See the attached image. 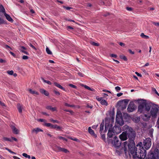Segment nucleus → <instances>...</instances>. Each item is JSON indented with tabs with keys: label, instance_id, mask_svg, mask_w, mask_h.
Returning <instances> with one entry per match:
<instances>
[{
	"label": "nucleus",
	"instance_id": "obj_1",
	"mask_svg": "<svg viewBox=\"0 0 159 159\" xmlns=\"http://www.w3.org/2000/svg\"><path fill=\"white\" fill-rule=\"evenodd\" d=\"M142 142H140L135 146V143H129L125 142L123 143L124 150L125 154L128 152L133 156L134 159H144L146 155V150L144 149Z\"/></svg>",
	"mask_w": 159,
	"mask_h": 159
},
{
	"label": "nucleus",
	"instance_id": "obj_2",
	"mask_svg": "<svg viewBox=\"0 0 159 159\" xmlns=\"http://www.w3.org/2000/svg\"><path fill=\"white\" fill-rule=\"evenodd\" d=\"M107 143L108 144H111L114 147L116 148H119L121 145L120 142L116 136L114 137L113 139H108Z\"/></svg>",
	"mask_w": 159,
	"mask_h": 159
},
{
	"label": "nucleus",
	"instance_id": "obj_3",
	"mask_svg": "<svg viewBox=\"0 0 159 159\" xmlns=\"http://www.w3.org/2000/svg\"><path fill=\"white\" fill-rule=\"evenodd\" d=\"M159 150L158 149L154 151L151 150L148 153L146 159H157L158 157Z\"/></svg>",
	"mask_w": 159,
	"mask_h": 159
},
{
	"label": "nucleus",
	"instance_id": "obj_4",
	"mask_svg": "<svg viewBox=\"0 0 159 159\" xmlns=\"http://www.w3.org/2000/svg\"><path fill=\"white\" fill-rule=\"evenodd\" d=\"M136 134L134 131L131 128L129 129L127 132V136L129 138V143H134V140L135 139Z\"/></svg>",
	"mask_w": 159,
	"mask_h": 159
},
{
	"label": "nucleus",
	"instance_id": "obj_5",
	"mask_svg": "<svg viewBox=\"0 0 159 159\" xmlns=\"http://www.w3.org/2000/svg\"><path fill=\"white\" fill-rule=\"evenodd\" d=\"M143 146L142 147H143L144 149L146 150L148 149L151 146V139L150 138H147L145 140H144L143 142Z\"/></svg>",
	"mask_w": 159,
	"mask_h": 159
},
{
	"label": "nucleus",
	"instance_id": "obj_6",
	"mask_svg": "<svg viewBox=\"0 0 159 159\" xmlns=\"http://www.w3.org/2000/svg\"><path fill=\"white\" fill-rule=\"evenodd\" d=\"M158 111V109L157 107H152L150 111L151 116L154 118H156Z\"/></svg>",
	"mask_w": 159,
	"mask_h": 159
},
{
	"label": "nucleus",
	"instance_id": "obj_7",
	"mask_svg": "<svg viewBox=\"0 0 159 159\" xmlns=\"http://www.w3.org/2000/svg\"><path fill=\"white\" fill-rule=\"evenodd\" d=\"M136 108L133 102H130L128 105L127 108V111L129 112H130L133 111Z\"/></svg>",
	"mask_w": 159,
	"mask_h": 159
},
{
	"label": "nucleus",
	"instance_id": "obj_8",
	"mask_svg": "<svg viewBox=\"0 0 159 159\" xmlns=\"http://www.w3.org/2000/svg\"><path fill=\"white\" fill-rule=\"evenodd\" d=\"M116 125H119L120 126H122L124 125V122L122 117H118L117 115L116 117Z\"/></svg>",
	"mask_w": 159,
	"mask_h": 159
},
{
	"label": "nucleus",
	"instance_id": "obj_9",
	"mask_svg": "<svg viewBox=\"0 0 159 159\" xmlns=\"http://www.w3.org/2000/svg\"><path fill=\"white\" fill-rule=\"evenodd\" d=\"M146 102L141 103L138 107V111L140 113L143 112L145 109Z\"/></svg>",
	"mask_w": 159,
	"mask_h": 159
},
{
	"label": "nucleus",
	"instance_id": "obj_10",
	"mask_svg": "<svg viewBox=\"0 0 159 159\" xmlns=\"http://www.w3.org/2000/svg\"><path fill=\"white\" fill-rule=\"evenodd\" d=\"M112 130L115 134H117L121 132V128L120 126H117L116 125L112 128Z\"/></svg>",
	"mask_w": 159,
	"mask_h": 159
},
{
	"label": "nucleus",
	"instance_id": "obj_11",
	"mask_svg": "<svg viewBox=\"0 0 159 159\" xmlns=\"http://www.w3.org/2000/svg\"><path fill=\"white\" fill-rule=\"evenodd\" d=\"M127 132H123L119 136V138L121 141H125L127 139Z\"/></svg>",
	"mask_w": 159,
	"mask_h": 159
},
{
	"label": "nucleus",
	"instance_id": "obj_12",
	"mask_svg": "<svg viewBox=\"0 0 159 159\" xmlns=\"http://www.w3.org/2000/svg\"><path fill=\"white\" fill-rule=\"evenodd\" d=\"M56 148L57 151V152H63L66 153L69 152V151L67 149L61 148L60 147L57 146Z\"/></svg>",
	"mask_w": 159,
	"mask_h": 159
},
{
	"label": "nucleus",
	"instance_id": "obj_13",
	"mask_svg": "<svg viewBox=\"0 0 159 159\" xmlns=\"http://www.w3.org/2000/svg\"><path fill=\"white\" fill-rule=\"evenodd\" d=\"M43 125L44 126H46L48 127H50V128L54 129H56V126H57V125H53L51 123H47L45 122L44 124H43Z\"/></svg>",
	"mask_w": 159,
	"mask_h": 159
},
{
	"label": "nucleus",
	"instance_id": "obj_14",
	"mask_svg": "<svg viewBox=\"0 0 159 159\" xmlns=\"http://www.w3.org/2000/svg\"><path fill=\"white\" fill-rule=\"evenodd\" d=\"M115 133H114L112 130H111V129H109L108 130V133L107 134V139H109L108 138H112L113 135H115Z\"/></svg>",
	"mask_w": 159,
	"mask_h": 159
},
{
	"label": "nucleus",
	"instance_id": "obj_15",
	"mask_svg": "<svg viewBox=\"0 0 159 159\" xmlns=\"http://www.w3.org/2000/svg\"><path fill=\"white\" fill-rule=\"evenodd\" d=\"M117 105L120 106H121V108L122 110L126 108L127 105L123 104V103L121 101H118L117 102Z\"/></svg>",
	"mask_w": 159,
	"mask_h": 159
},
{
	"label": "nucleus",
	"instance_id": "obj_16",
	"mask_svg": "<svg viewBox=\"0 0 159 159\" xmlns=\"http://www.w3.org/2000/svg\"><path fill=\"white\" fill-rule=\"evenodd\" d=\"M40 92L41 93L44 94L46 96H48L49 95L48 92L46 90H44V89H40Z\"/></svg>",
	"mask_w": 159,
	"mask_h": 159
},
{
	"label": "nucleus",
	"instance_id": "obj_17",
	"mask_svg": "<svg viewBox=\"0 0 159 159\" xmlns=\"http://www.w3.org/2000/svg\"><path fill=\"white\" fill-rule=\"evenodd\" d=\"M88 131L89 132L91 135L94 136L95 137H97V135L95 134L94 131L91 129L90 127H89Z\"/></svg>",
	"mask_w": 159,
	"mask_h": 159
},
{
	"label": "nucleus",
	"instance_id": "obj_18",
	"mask_svg": "<svg viewBox=\"0 0 159 159\" xmlns=\"http://www.w3.org/2000/svg\"><path fill=\"white\" fill-rule=\"evenodd\" d=\"M46 108L49 110H50L52 111H56V107H52L51 106H48L46 107Z\"/></svg>",
	"mask_w": 159,
	"mask_h": 159
},
{
	"label": "nucleus",
	"instance_id": "obj_19",
	"mask_svg": "<svg viewBox=\"0 0 159 159\" xmlns=\"http://www.w3.org/2000/svg\"><path fill=\"white\" fill-rule=\"evenodd\" d=\"M43 132V130L42 129H41L39 128H36L32 130V132H35L36 134L39 132Z\"/></svg>",
	"mask_w": 159,
	"mask_h": 159
},
{
	"label": "nucleus",
	"instance_id": "obj_20",
	"mask_svg": "<svg viewBox=\"0 0 159 159\" xmlns=\"http://www.w3.org/2000/svg\"><path fill=\"white\" fill-rule=\"evenodd\" d=\"M4 15L5 16L7 19L9 21H13L12 18L11 16L8 14H7L6 12L4 13Z\"/></svg>",
	"mask_w": 159,
	"mask_h": 159
},
{
	"label": "nucleus",
	"instance_id": "obj_21",
	"mask_svg": "<svg viewBox=\"0 0 159 159\" xmlns=\"http://www.w3.org/2000/svg\"><path fill=\"white\" fill-rule=\"evenodd\" d=\"M11 129L12 130L14 134H18L19 131L15 126H12Z\"/></svg>",
	"mask_w": 159,
	"mask_h": 159
},
{
	"label": "nucleus",
	"instance_id": "obj_22",
	"mask_svg": "<svg viewBox=\"0 0 159 159\" xmlns=\"http://www.w3.org/2000/svg\"><path fill=\"white\" fill-rule=\"evenodd\" d=\"M81 85L82 87H84L85 89H87L91 91H94L95 90L94 89H91L87 85L83 84H82Z\"/></svg>",
	"mask_w": 159,
	"mask_h": 159
},
{
	"label": "nucleus",
	"instance_id": "obj_23",
	"mask_svg": "<svg viewBox=\"0 0 159 159\" xmlns=\"http://www.w3.org/2000/svg\"><path fill=\"white\" fill-rule=\"evenodd\" d=\"M54 85L56 86L58 88H59L63 90H65V89L61 85H60L59 84L57 83V82H54Z\"/></svg>",
	"mask_w": 159,
	"mask_h": 159
},
{
	"label": "nucleus",
	"instance_id": "obj_24",
	"mask_svg": "<svg viewBox=\"0 0 159 159\" xmlns=\"http://www.w3.org/2000/svg\"><path fill=\"white\" fill-rule=\"evenodd\" d=\"M21 49L20 50V52L24 53V54L28 55V52H27V51H25V50L26 49V48L24 47V46H21Z\"/></svg>",
	"mask_w": 159,
	"mask_h": 159
},
{
	"label": "nucleus",
	"instance_id": "obj_25",
	"mask_svg": "<svg viewBox=\"0 0 159 159\" xmlns=\"http://www.w3.org/2000/svg\"><path fill=\"white\" fill-rule=\"evenodd\" d=\"M17 108L19 112L21 113L22 112V106L20 104H18L17 105Z\"/></svg>",
	"mask_w": 159,
	"mask_h": 159
},
{
	"label": "nucleus",
	"instance_id": "obj_26",
	"mask_svg": "<svg viewBox=\"0 0 159 159\" xmlns=\"http://www.w3.org/2000/svg\"><path fill=\"white\" fill-rule=\"evenodd\" d=\"M104 122L103 121L101 124L100 125V134L102 132V131L103 129L104 128Z\"/></svg>",
	"mask_w": 159,
	"mask_h": 159
},
{
	"label": "nucleus",
	"instance_id": "obj_27",
	"mask_svg": "<svg viewBox=\"0 0 159 159\" xmlns=\"http://www.w3.org/2000/svg\"><path fill=\"white\" fill-rule=\"evenodd\" d=\"M151 108V106L149 105L146 102V106L145 107V109L146 110L148 111H149Z\"/></svg>",
	"mask_w": 159,
	"mask_h": 159
},
{
	"label": "nucleus",
	"instance_id": "obj_28",
	"mask_svg": "<svg viewBox=\"0 0 159 159\" xmlns=\"http://www.w3.org/2000/svg\"><path fill=\"white\" fill-rule=\"evenodd\" d=\"M29 91L31 94H35L37 95L39 94L38 92L35 91L33 90L32 89H29Z\"/></svg>",
	"mask_w": 159,
	"mask_h": 159
},
{
	"label": "nucleus",
	"instance_id": "obj_29",
	"mask_svg": "<svg viewBox=\"0 0 159 159\" xmlns=\"http://www.w3.org/2000/svg\"><path fill=\"white\" fill-rule=\"evenodd\" d=\"M0 12L3 13L4 14L5 12V9L1 4H0Z\"/></svg>",
	"mask_w": 159,
	"mask_h": 159
},
{
	"label": "nucleus",
	"instance_id": "obj_30",
	"mask_svg": "<svg viewBox=\"0 0 159 159\" xmlns=\"http://www.w3.org/2000/svg\"><path fill=\"white\" fill-rule=\"evenodd\" d=\"M141 37L144 39H147L149 38V37L148 36L145 35L143 33H142L140 35Z\"/></svg>",
	"mask_w": 159,
	"mask_h": 159
},
{
	"label": "nucleus",
	"instance_id": "obj_31",
	"mask_svg": "<svg viewBox=\"0 0 159 159\" xmlns=\"http://www.w3.org/2000/svg\"><path fill=\"white\" fill-rule=\"evenodd\" d=\"M101 103L102 105H104L106 106H107L108 105L107 101L104 99H102L101 101Z\"/></svg>",
	"mask_w": 159,
	"mask_h": 159
},
{
	"label": "nucleus",
	"instance_id": "obj_32",
	"mask_svg": "<svg viewBox=\"0 0 159 159\" xmlns=\"http://www.w3.org/2000/svg\"><path fill=\"white\" fill-rule=\"evenodd\" d=\"M5 141H9L10 142H12V140L11 139L8 138L7 137H3L2 138Z\"/></svg>",
	"mask_w": 159,
	"mask_h": 159
},
{
	"label": "nucleus",
	"instance_id": "obj_33",
	"mask_svg": "<svg viewBox=\"0 0 159 159\" xmlns=\"http://www.w3.org/2000/svg\"><path fill=\"white\" fill-rule=\"evenodd\" d=\"M22 155V156H24V157H25L26 158H27L28 159H30L31 158L30 156V155H27L26 153H23Z\"/></svg>",
	"mask_w": 159,
	"mask_h": 159
},
{
	"label": "nucleus",
	"instance_id": "obj_34",
	"mask_svg": "<svg viewBox=\"0 0 159 159\" xmlns=\"http://www.w3.org/2000/svg\"><path fill=\"white\" fill-rule=\"evenodd\" d=\"M129 100L128 99H124L122 100V102H124V104H126V105H127Z\"/></svg>",
	"mask_w": 159,
	"mask_h": 159
},
{
	"label": "nucleus",
	"instance_id": "obj_35",
	"mask_svg": "<svg viewBox=\"0 0 159 159\" xmlns=\"http://www.w3.org/2000/svg\"><path fill=\"white\" fill-rule=\"evenodd\" d=\"M46 51L47 53L48 54L51 55L52 54V52L50 50L48 47H47L46 48Z\"/></svg>",
	"mask_w": 159,
	"mask_h": 159
},
{
	"label": "nucleus",
	"instance_id": "obj_36",
	"mask_svg": "<svg viewBox=\"0 0 159 159\" xmlns=\"http://www.w3.org/2000/svg\"><path fill=\"white\" fill-rule=\"evenodd\" d=\"M101 138L105 142H106V139L105 137V134H101Z\"/></svg>",
	"mask_w": 159,
	"mask_h": 159
},
{
	"label": "nucleus",
	"instance_id": "obj_37",
	"mask_svg": "<svg viewBox=\"0 0 159 159\" xmlns=\"http://www.w3.org/2000/svg\"><path fill=\"white\" fill-rule=\"evenodd\" d=\"M42 80H43V81L44 82L48 84H49V85L51 84H52L51 82L50 81H48V80H46L44 79L43 78H42Z\"/></svg>",
	"mask_w": 159,
	"mask_h": 159
},
{
	"label": "nucleus",
	"instance_id": "obj_38",
	"mask_svg": "<svg viewBox=\"0 0 159 159\" xmlns=\"http://www.w3.org/2000/svg\"><path fill=\"white\" fill-rule=\"evenodd\" d=\"M103 5H105L106 6H109L111 4V3H110V2L109 1L108 2H107V3L106 1H105L104 2H103Z\"/></svg>",
	"mask_w": 159,
	"mask_h": 159
},
{
	"label": "nucleus",
	"instance_id": "obj_39",
	"mask_svg": "<svg viewBox=\"0 0 159 159\" xmlns=\"http://www.w3.org/2000/svg\"><path fill=\"white\" fill-rule=\"evenodd\" d=\"M50 121L52 122L53 123H59V122L57 120H54L52 119H50Z\"/></svg>",
	"mask_w": 159,
	"mask_h": 159
},
{
	"label": "nucleus",
	"instance_id": "obj_40",
	"mask_svg": "<svg viewBox=\"0 0 159 159\" xmlns=\"http://www.w3.org/2000/svg\"><path fill=\"white\" fill-rule=\"evenodd\" d=\"M63 7L64 9H65L66 10H70L71 9H72L73 8L71 7H66L65 6H63Z\"/></svg>",
	"mask_w": 159,
	"mask_h": 159
},
{
	"label": "nucleus",
	"instance_id": "obj_41",
	"mask_svg": "<svg viewBox=\"0 0 159 159\" xmlns=\"http://www.w3.org/2000/svg\"><path fill=\"white\" fill-rule=\"evenodd\" d=\"M7 73L11 75H12L13 74L14 72L13 70L8 71H7Z\"/></svg>",
	"mask_w": 159,
	"mask_h": 159
},
{
	"label": "nucleus",
	"instance_id": "obj_42",
	"mask_svg": "<svg viewBox=\"0 0 159 159\" xmlns=\"http://www.w3.org/2000/svg\"><path fill=\"white\" fill-rule=\"evenodd\" d=\"M110 56L111 57H114L115 58H116L117 57V56L116 55L114 54H111L110 55Z\"/></svg>",
	"mask_w": 159,
	"mask_h": 159
},
{
	"label": "nucleus",
	"instance_id": "obj_43",
	"mask_svg": "<svg viewBox=\"0 0 159 159\" xmlns=\"http://www.w3.org/2000/svg\"><path fill=\"white\" fill-rule=\"evenodd\" d=\"M56 127V129L58 130H61L62 129V127L59 126L57 125Z\"/></svg>",
	"mask_w": 159,
	"mask_h": 159
},
{
	"label": "nucleus",
	"instance_id": "obj_44",
	"mask_svg": "<svg viewBox=\"0 0 159 159\" xmlns=\"http://www.w3.org/2000/svg\"><path fill=\"white\" fill-rule=\"evenodd\" d=\"M28 45H29V46H30V47L36 50V48L31 43H29L28 44Z\"/></svg>",
	"mask_w": 159,
	"mask_h": 159
},
{
	"label": "nucleus",
	"instance_id": "obj_45",
	"mask_svg": "<svg viewBox=\"0 0 159 159\" xmlns=\"http://www.w3.org/2000/svg\"><path fill=\"white\" fill-rule=\"evenodd\" d=\"M69 86L72 88H74V89H76L77 88V87L75 85H74L72 84H69Z\"/></svg>",
	"mask_w": 159,
	"mask_h": 159
},
{
	"label": "nucleus",
	"instance_id": "obj_46",
	"mask_svg": "<svg viewBox=\"0 0 159 159\" xmlns=\"http://www.w3.org/2000/svg\"><path fill=\"white\" fill-rule=\"evenodd\" d=\"M58 137V138L60 139H62L63 140H65V141H67V140L65 138L63 137H62L61 136H59Z\"/></svg>",
	"mask_w": 159,
	"mask_h": 159
},
{
	"label": "nucleus",
	"instance_id": "obj_47",
	"mask_svg": "<svg viewBox=\"0 0 159 159\" xmlns=\"http://www.w3.org/2000/svg\"><path fill=\"white\" fill-rule=\"evenodd\" d=\"M92 45H93L94 46H98L99 45V43H96L94 42H92Z\"/></svg>",
	"mask_w": 159,
	"mask_h": 159
},
{
	"label": "nucleus",
	"instance_id": "obj_48",
	"mask_svg": "<svg viewBox=\"0 0 159 159\" xmlns=\"http://www.w3.org/2000/svg\"><path fill=\"white\" fill-rule=\"evenodd\" d=\"M134 121L136 123H138L140 121V119L139 118H138L136 119H134Z\"/></svg>",
	"mask_w": 159,
	"mask_h": 159
},
{
	"label": "nucleus",
	"instance_id": "obj_49",
	"mask_svg": "<svg viewBox=\"0 0 159 159\" xmlns=\"http://www.w3.org/2000/svg\"><path fill=\"white\" fill-rule=\"evenodd\" d=\"M5 48L7 49H8V48H10V49L11 50H12V49L11 48V47L10 46H9L8 45H5Z\"/></svg>",
	"mask_w": 159,
	"mask_h": 159
},
{
	"label": "nucleus",
	"instance_id": "obj_50",
	"mask_svg": "<svg viewBox=\"0 0 159 159\" xmlns=\"http://www.w3.org/2000/svg\"><path fill=\"white\" fill-rule=\"evenodd\" d=\"M38 121L41 122H44L46 121L45 119H38Z\"/></svg>",
	"mask_w": 159,
	"mask_h": 159
},
{
	"label": "nucleus",
	"instance_id": "obj_51",
	"mask_svg": "<svg viewBox=\"0 0 159 159\" xmlns=\"http://www.w3.org/2000/svg\"><path fill=\"white\" fill-rule=\"evenodd\" d=\"M29 58V57L27 56L24 55L22 57V59L24 60H26Z\"/></svg>",
	"mask_w": 159,
	"mask_h": 159
},
{
	"label": "nucleus",
	"instance_id": "obj_52",
	"mask_svg": "<svg viewBox=\"0 0 159 159\" xmlns=\"http://www.w3.org/2000/svg\"><path fill=\"white\" fill-rule=\"evenodd\" d=\"M109 126H110V123H107V122L106 121L105 122V126L109 128Z\"/></svg>",
	"mask_w": 159,
	"mask_h": 159
},
{
	"label": "nucleus",
	"instance_id": "obj_53",
	"mask_svg": "<svg viewBox=\"0 0 159 159\" xmlns=\"http://www.w3.org/2000/svg\"><path fill=\"white\" fill-rule=\"evenodd\" d=\"M115 89L116 91H120V88L119 86H116L115 88Z\"/></svg>",
	"mask_w": 159,
	"mask_h": 159
},
{
	"label": "nucleus",
	"instance_id": "obj_54",
	"mask_svg": "<svg viewBox=\"0 0 159 159\" xmlns=\"http://www.w3.org/2000/svg\"><path fill=\"white\" fill-rule=\"evenodd\" d=\"M6 149L7 150L11 153L14 154H16V153H15V152L11 151L10 149H8L7 148H6Z\"/></svg>",
	"mask_w": 159,
	"mask_h": 159
},
{
	"label": "nucleus",
	"instance_id": "obj_55",
	"mask_svg": "<svg viewBox=\"0 0 159 159\" xmlns=\"http://www.w3.org/2000/svg\"><path fill=\"white\" fill-rule=\"evenodd\" d=\"M54 92L57 95H59L60 94V93L59 92L55 90H54Z\"/></svg>",
	"mask_w": 159,
	"mask_h": 159
},
{
	"label": "nucleus",
	"instance_id": "obj_56",
	"mask_svg": "<svg viewBox=\"0 0 159 159\" xmlns=\"http://www.w3.org/2000/svg\"><path fill=\"white\" fill-rule=\"evenodd\" d=\"M144 116L146 117L147 118V119H148L150 118V116H148L147 114H145L144 115Z\"/></svg>",
	"mask_w": 159,
	"mask_h": 159
},
{
	"label": "nucleus",
	"instance_id": "obj_57",
	"mask_svg": "<svg viewBox=\"0 0 159 159\" xmlns=\"http://www.w3.org/2000/svg\"><path fill=\"white\" fill-rule=\"evenodd\" d=\"M9 53L13 57H16V55L13 52H12L10 51Z\"/></svg>",
	"mask_w": 159,
	"mask_h": 159
},
{
	"label": "nucleus",
	"instance_id": "obj_58",
	"mask_svg": "<svg viewBox=\"0 0 159 159\" xmlns=\"http://www.w3.org/2000/svg\"><path fill=\"white\" fill-rule=\"evenodd\" d=\"M78 74L79 75L82 77H83L84 76V75L81 72L78 73Z\"/></svg>",
	"mask_w": 159,
	"mask_h": 159
},
{
	"label": "nucleus",
	"instance_id": "obj_59",
	"mask_svg": "<svg viewBox=\"0 0 159 159\" xmlns=\"http://www.w3.org/2000/svg\"><path fill=\"white\" fill-rule=\"evenodd\" d=\"M119 44L121 46H122V47H124L125 45V43H123L122 42H119Z\"/></svg>",
	"mask_w": 159,
	"mask_h": 159
},
{
	"label": "nucleus",
	"instance_id": "obj_60",
	"mask_svg": "<svg viewBox=\"0 0 159 159\" xmlns=\"http://www.w3.org/2000/svg\"><path fill=\"white\" fill-rule=\"evenodd\" d=\"M128 51L129 52V53L131 54H134V52L132 51L131 49H129L128 50Z\"/></svg>",
	"mask_w": 159,
	"mask_h": 159
},
{
	"label": "nucleus",
	"instance_id": "obj_61",
	"mask_svg": "<svg viewBox=\"0 0 159 159\" xmlns=\"http://www.w3.org/2000/svg\"><path fill=\"white\" fill-rule=\"evenodd\" d=\"M67 28L68 30H73L74 29L72 27L70 26H67Z\"/></svg>",
	"mask_w": 159,
	"mask_h": 159
},
{
	"label": "nucleus",
	"instance_id": "obj_62",
	"mask_svg": "<svg viewBox=\"0 0 159 159\" xmlns=\"http://www.w3.org/2000/svg\"><path fill=\"white\" fill-rule=\"evenodd\" d=\"M126 9L129 11H132L133 9L132 7H126Z\"/></svg>",
	"mask_w": 159,
	"mask_h": 159
},
{
	"label": "nucleus",
	"instance_id": "obj_63",
	"mask_svg": "<svg viewBox=\"0 0 159 159\" xmlns=\"http://www.w3.org/2000/svg\"><path fill=\"white\" fill-rule=\"evenodd\" d=\"M64 111H66V112H69L70 113H73V111L71 110H68L66 109V110H64Z\"/></svg>",
	"mask_w": 159,
	"mask_h": 159
},
{
	"label": "nucleus",
	"instance_id": "obj_64",
	"mask_svg": "<svg viewBox=\"0 0 159 159\" xmlns=\"http://www.w3.org/2000/svg\"><path fill=\"white\" fill-rule=\"evenodd\" d=\"M6 62L5 60H4L2 59H0V62L1 63H5Z\"/></svg>",
	"mask_w": 159,
	"mask_h": 159
}]
</instances>
